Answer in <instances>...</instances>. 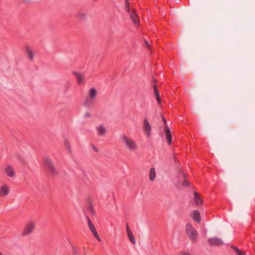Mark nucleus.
<instances>
[{
    "instance_id": "32",
    "label": "nucleus",
    "mask_w": 255,
    "mask_h": 255,
    "mask_svg": "<svg viewBox=\"0 0 255 255\" xmlns=\"http://www.w3.org/2000/svg\"><path fill=\"white\" fill-rule=\"evenodd\" d=\"M86 218L87 219L88 224L89 227H90L91 226V225H93L91 220L90 219V218L88 216L86 217Z\"/></svg>"
},
{
    "instance_id": "42",
    "label": "nucleus",
    "mask_w": 255,
    "mask_h": 255,
    "mask_svg": "<svg viewBox=\"0 0 255 255\" xmlns=\"http://www.w3.org/2000/svg\"><path fill=\"white\" fill-rule=\"evenodd\" d=\"M0 255H3L2 254V253H1L0 252Z\"/></svg>"
},
{
    "instance_id": "12",
    "label": "nucleus",
    "mask_w": 255,
    "mask_h": 255,
    "mask_svg": "<svg viewBox=\"0 0 255 255\" xmlns=\"http://www.w3.org/2000/svg\"><path fill=\"white\" fill-rule=\"evenodd\" d=\"M25 50L29 59L32 61L34 58V53L31 48L28 46H25Z\"/></svg>"
},
{
    "instance_id": "34",
    "label": "nucleus",
    "mask_w": 255,
    "mask_h": 255,
    "mask_svg": "<svg viewBox=\"0 0 255 255\" xmlns=\"http://www.w3.org/2000/svg\"><path fill=\"white\" fill-rule=\"evenodd\" d=\"M144 45L146 47L150 48L149 44L148 42L146 40H144Z\"/></svg>"
},
{
    "instance_id": "11",
    "label": "nucleus",
    "mask_w": 255,
    "mask_h": 255,
    "mask_svg": "<svg viewBox=\"0 0 255 255\" xmlns=\"http://www.w3.org/2000/svg\"><path fill=\"white\" fill-rule=\"evenodd\" d=\"M76 17L81 20H86L87 18V13L83 10H79L76 13Z\"/></svg>"
},
{
    "instance_id": "3",
    "label": "nucleus",
    "mask_w": 255,
    "mask_h": 255,
    "mask_svg": "<svg viewBox=\"0 0 255 255\" xmlns=\"http://www.w3.org/2000/svg\"><path fill=\"white\" fill-rule=\"evenodd\" d=\"M186 233L191 240L193 241H195L196 240L197 232L190 223H188L186 225Z\"/></svg>"
},
{
    "instance_id": "19",
    "label": "nucleus",
    "mask_w": 255,
    "mask_h": 255,
    "mask_svg": "<svg viewBox=\"0 0 255 255\" xmlns=\"http://www.w3.org/2000/svg\"><path fill=\"white\" fill-rule=\"evenodd\" d=\"M4 171L7 175H14V169L11 165H7Z\"/></svg>"
},
{
    "instance_id": "23",
    "label": "nucleus",
    "mask_w": 255,
    "mask_h": 255,
    "mask_svg": "<svg viewBox=\"0 0 255 255\" xmlns=\"http://www.w3.org/2000/svg\"><path fill=\"white\" fill-rule=\"evenodd\" d=\"M17 159L21 162V163L24 166H26L27 165V162L25 160L24 158L22 157L21 155L17 156Z\"/></svg>"
},
{
    "instance_id": "41",
    "label": "nucleus",
    "mask_w": 255,
    "mask_h": 255,
    "mask_svg": "<svg viewBox=\"0 0 255 255\" xmlns=\"http://www.w3.org/2000/svg\"><path fill=\"white\" fill-rule=\"evenodd\" d=\"M177 186L179 187V183H177Z\"/></svg>"
},
{
    "instance_id": "14",
    "label": "nucleus",
    "mask_w": 255,
    "mask_h": 255,
    "mask_svg": "<svg viewBox=\"0 0 255 255\" xmlns=\"http://www.w3.org/2000/svg\"><path fill=\"white\" fill-rule=\"evenodd\" d=\"M192 218L197 223H199L200 222V213L198 210H194L193 211Z\"/></svg>"
},
{
    "instance_id": "27",
    "label": "nucleus",
    "mask_w": 255,
    "mask_h": 255,
    "mask_svg": "<svg viewBox=\"0 0 255 255\" xmlns=\"http://www.w3.org/2000/svg\"><path fill=\"white\" fill-rule=\"evenodd\" d=\"M231 248L237 254H239L240 252L241 251L240 250H239L237 247L232 246Z\"/></svg>"
},
{
    "instance_id": "36",
    "label": "nucleus",
    "mask_w": 255,
    "mask_h": 255,
    "mask_svg": "<svg viewBox=\"0 0 255 255\" xmlns=\"http://www.w3.org/2000/svg\"><path fill=\"white\" fill-rule=\"evenodd\" d=\"M92 147L93 148V149L96 152H99V149L96 147L94 145H92Z\"/></svg>"
},
{
    "instance_id": "7",
    "label": "nucleus",
    "mask_w": 255,
    "mask_h": 255,
    "mask_svg": "<svg viewBox=\"0 0 255 255\" xmlns=\"http://www.w3.org/2000/svg\"><path fill=\"white\" fill-rule=\"evenodd\" d=\"M158 82V81L155 79L154 77L153 78V80L151 82V85L153 87L154 93L156 97V99L158 104H159V93L157 89V87L156 86V83Z\"/></svg>"
},
{
    "instance_id": "28",
    "label": "nucleus",
    "mask_w": 255,
    "mask_h": 255,
    "mask_svg": "<svg viewBox=\"0 0 255 255\" xmlns=\"http://www.w3.org/2000/svg\"><path fill=\"white\" fill-rule=\"evenodd\" d=\"M160 118H161L162 122L163 123V127L167 126V121L165 119V118L161 115H160Z\"/></svg>"
},
{
    "instance_id": "4",
    "label": "nucleus",
    "mask_w": 255,
    "mask_h": 255,
    "mask_svg": "<svg viewBox=\"0 0 255 255\" xmlns=\"http://www.w3.org/2000/svg\"><path fill=\"white\" fill-rule=\"evenodd\" d=\"M162 130L163 134L162 135V136L165 137L168 144L170 145L172 141V137L170 128L168 126H166L163 127Z\"/></svg>"
},
{
    "instance_id": "24",
    "label": "nucleus",
    "mask_w": 255,
    "mask_h": 255,
    "mask_svg": "<svg viewBox=\"0 0 255 255\" xmlns=\"http://www.w3.org/2000/svg\"><path fill=\"white\" fill-rule=\"evenodd\" d=\"M125 10L128 12H130L131 11L129 8V1L128 0H126L125 3Z\"/></svg>"
},
{
    "instance_id": "15",
    "label": "nucleus",
    "mask_w": 255,
    "mask_h": 255,
    "mask_svg": "<svg viewBox=\"0 0 255 255\" xmlns=\"http://www.w3.org/2000/svg\"><path fill=\"white\" fill-rule=\"evenodd\" d=\"M193 194L194 198L196 204L197 205H201L203 203V200L201 198L198 193L196 191H194Z\"/></svg>"
},
{
    "instance_id": "1",
    "label": "nucleus",
    "mask_w": 255,
    "mask_h": 255,
    "mask_svg": "<svg viewBox=\"0 0 255 255\" xmlns=\"http://www.w3.org/2000/svg\"><path fill=\"white\" fill-rule=\"evenodd\" d=\"M122 140L125 143L126 147L130 151H134L137 148V146L134 141L127 137L125 134L121 135Z\"/></svg>"
},
{
    "instance_id": "39",
    "label": "nucleus",
    "mask_w": 255,
    "mask_h": 255,
    "mask_svg": "<svg viewBox=\"0 0 255 255\" xmlns=\"http://www.w3.org/2000/svg\"><path fill=\"white\" fill-rule=\"evenodd\" d=\"M149 177H150V181H153L154 180L156 176H149Z\"/></svg>"
},
{
    "instance_id": "25",
    "label": "nucleus",
    "mask_w": 255,
    "mask_h": 255,
    "mask_svg": "<svg viewBox=\"0 0 255 255\" xmlns=\"http://www.w3.org/2000/svg\"><path fill=\"white\" fill-rule=\"evenodd\" d=\"M128 239H129V241L133 244H135L136 241H135V240L134 237L133 235H130V236H128Z\"/></svg>"
},
{
    "instance_id": "2",
    "label": "nucleus",
    "mask_w": 255,
    "mask_h": 255,
    "mask_svg": "<svg viewBox=\"0 0 255 255\" xmlns=\"http://www.w3.org/2000/svg\"><path fill=\"white\" fill-rule=\"evenodd\" d=\"M43 164L52 174H58L57 169L51 159L48 157L43 158Z\"/></svg>"
},
{
    "instance_id": "33",
    "label": "nucleus",
    "mask_w": 255,
    "mask_h": 255,
    "mask_svg": "<svg viewBox=\"0 0 255 255\" xmlns=\"http://www.w3.org/2000/svg\"><path fill=\"white\" fill-rule=\"evenodd\" d=\"M86 218L87 219L88 224L89 227H90L91 226V225H93L91 220L90 219V218L88 216L86 217Z\"/></svg>"
},
{
    "instance_id": "29",
    "label": "nucleus",
    "mask_w": 255,
    "mask_h": 255,
    "mask_svg": "<svg viewBox=\"0 0 255 255\" xmlns=\"http://www.w3.org/2000/svg\"><path fill=\"white\" fill-rule=\"evenodd\" d=\"M149 175H155V170L154 168L150 169Z\"/></svg>"
},
{
    "instance_id": "40",
    "label": "nucleus",
    "mask_w": 255,
    "mask_h": 255,
    "mask_svg": "<svg viewBox=\"0 0 255 255\" xmlns=\"http://www.w3.org/2000/svg\"><path fill=\"white\" fill-rule=\"evenodd\" d=\"M238 255H245V254H244L242 251H241L240 253L238 254Z\"/></svg>"
},
{
    "instance_id": "35",
    "label": "nucleus",
    "mask_w": 255,
    "mask_h": 255,
    "mask_svg": "<svg viewBox=\"0 0 255 255\" xmlns=\"http://www.w3.org/2000/svg\"><path fill=\"white\" fill-rule=\"evenodd\" d=\"M91 116L90 113H86L84 114V117L85 118H90Z\"/></svg>"
},
{
    "instance_id": "10",
    "label": "nucleus",
    "mask_w": 255,
    "mask_h": 255,
    "mask_svg": "<svg viewBox=\"0 0 255 255\" xmlns=\"http://www.w3.org/2000/svg\"><path fill=\"white\" fill-rule=\"evenodd\" d=\"M128 13L130 15V19H131L132 22L134 23V24L135 25L138 24L139 22H138V16H137L136 12L134 11H130Z\"/></svg>"
},
{
    "instance_id": "31",
    "label": "nucleus",
    "mask_w": 255,
    "mask_h": 255,
    "mask_svg": "<svg viewBox=\"0 0 255 255\" xmlns=\"http://www.w3.org/2000/svg\"><path fill=\"white\" fill-rule=\"evenodd\" d=\"M72 251L73 255H79L78 252L74 246L72 247Z\"/></svg>"
},
{
    "instance_id": "22",
    "label": "nucleus",
    "mask_w": 255,
    "mask_h": 255,
    "mask_svg": "<svg viewBox=\"0 0 255 255\" xmlns=\"http://www.w3.org/2000/svg\"><path fill=\"white\" fill-rule=\"evenodd\" d=\"M88 210L91 214L93 215L95 214L94 208L91 202H89Z\"/></svg>"
},
{
    "instance_id": "30",
    "label": "nucleus",
    "mask_w": 255,
    "mask_h": 255,
    "mask_svg": "<svg viewBox=\"0 0 255 255\" xmlns=\"http://www.w3.org/2000/svg\"><path fill=\"white\" fill-rule=\"evenodd\" d=\"M127 230L128 236H130V235H133L131 230L129 228L128 225H127Z\"/></svg>"
},
{
    "instance_id": "37",
    "label": "nucleus",
    "mask_w": 255,
    "mask_h": 255,
    "mask_svg": "<svg viewBox=\"0 0 255 255\" xmlns=\"http://www.w3.org/2000/svg\"><path fill=\"white\" fill-rule=\"evenodd\" d=\"M179 255H189V254L187 252H181Z\"/></svg>"
},
{
    "instance_id": "8",
    "label": "nucleus",
    "mask_w": 255,
    "mask_h": 255,
    "mask_svg": "<svg viewBox=\"0 0 255 255\" xmlns=\"http://www.w3.org/2000/svg\"><path fill=\"white\" fill-rule=\"evenodd\" d=\"M208 243L211 246H220L223 244L222 241L218 238H210Z\"/></svg>"
},
{
    "instance_id": "16",
    "label": "nucleus",
    "mask_w": 255,
    "mask_h": 255,
    "mask_svg": "<svg viewBox=\"0 0 255 255\" xmlns=\"http://www.w3.org/2000/svg\"><path fill=\"white\" fill-rule=\"evenodd\" d=\"M73 74L77 79L78 83L82 84L83 82L84 76L80 73L76 71L73 72Z\"/></svg>"
},
{
    "instance_id": "5",
    "label": "nucleus",
    "mask_w": 255,
    "mask_h": 255,
    "mask_svg": "<svg viewBox=\"0 0 255 255\" xmlns=\"http://www.w3.org/2000/svg\"><path fill=\"white\" fill-rule=\"evenodd\" d=\"M142 129L146 136L149 137L150 135L151 126L147 119H145L143 121Z\"/></svg>"
},
{
    "instance_id": "6",
    "label": "nucleus",
    "mask_w": 255,
    "mask_h": 255,
    "mask_svg": "<svg viewBox=\"0 0 255 255\" xmlns=\"http://www.w3.org/2000/svg\"><path fill=\"white\" fill-rule=\"evenodd\" d=\"M35 227L34 224L32 222L29 223L25 227L22 235L24 236H27L31 234Z\"/></svg>"
},
{
    "instance_id": "26",
    "label": "nucleus",
    "mask_w": 255,
    "mask_h": 255,
    "mask_svg": "<svg viewBox=\"0 0 255 255\" xmlns=\"http://www.w3.org/2000/svg\"><path fill=\"white\" fill-rule=\"evenodd\" d=\"M189 185H190V183L186 179H184V181L182 183V186L187 187V186H189Z\"/></svg>"
},
{
    "instance_id": "17",
    "label": "nucleus",
    "mask_w": 255,
    "mask_h": 255,
    "mask_svg": "<svg viewBox=\"0 0 255 255\" xmlns=\"http://www.w3.org/2000/svg\"><path fill=\"white\" fill-rule=\"evenodd\" d=\"M90 231H91L92 233L93 234V236L98 240L101 241V239L98 235V232L94 226V225H92L89 227Z\"/></svg>"
},
{
    "instance_id": "21",
    "label": "nucleus",
    "mask_w": 255,
    "mask_h": 255,
    "mask_svg": "<svg viewBox=\"0 0 255 255\" xmlns=\"http://www.w3.org/2000/svg\"><path fill=\"white\" fill-rule=\"evenodd\" d=\"M64 145L69 153L71 154V148L69 141L66 138L64 139Z\"/></svg>"
},
{
    "instance_id": "20",
    "label": "nucleus",
    "mask_w": 255,
    "mask_h": 255,
    "mask_svg": "<svg viewBox=\"0 0 255 255\" xmlns=\"http://www.w3.org/2000/svg\"><path fill=\"white\" fill-rule=\"evenodd\" d=\"M97 95V91L96 89L95 88H92L89 90V96L88 97L89 98L95 99L96 98Z\"/></svg>"
},
{
    "instance_id": "38",
    "label": "nucleus",
    "mask_w": 255,
    "mask_h": 255,
    "mask_svg": "<svg viewBox=\"0 0 255 255\" xmlns=\"http://www.w3.org/2000/svg\"><path fill=\"white\" fill-rule=\"evenodd\" d=\"M22 2L24 3H29L30 1L28 0H22Z\"/></svg>"
},
{
    "instance_id": "18",
    "label": "nucleus",
    "mask_w": 255,
    "mask_h": 255,
    "mask_svg": "<svg viewBox=\"0 0 255 255\" xmlns=\"http://www.w3.org/2000/svg\"><path fill=\"white\" fill-rule=\"evenodd\" d=\"M96 129L98 132V134L100 136L104 135L106 132V129L103 125H100L96 127Z\"/></svg>"
},
{
    "instance_id": "13",
    "label": "nucleus",
    "mask_w": 255,
    "mask_h": 255,
    "mask_svg": "<svg viewBox=\"0 0 255 255\" xmlns=\"http://www.w3.org/2000/svg\"><path fill=\"white\" fill-rule=\"evenodd\" d=\"M9 192V189L6 185H3L0 188V196H4L7 195Z\"/></svg>"
},
{
    "instance_id": "9",
    "label": "nucleus",
    "mask_w": 255,
    "mask_h": 255,
    "mask_svg": "<svg viewBox=\"0 0 255 255\" xmlns=\"http://www.w3.org/2000/svg\"><path fill=\"white\" fill-rule=\"evenodd\" d=\"M95 99L87 97L83 103V106L87 108H90L94 105Z\"/></svg>"
}]
</instances>
